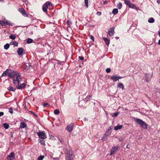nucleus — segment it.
Wrapping results in <instances>:
<instances>
[{
  "mask_svg": "<svg viewBox=\"0 0 160 160\" xmlns=\"http://www.w3.org/2000/svg\"><path fill=\"white\" fill-rule=\"evenodd\" d=\"M12 79L13 83L15 85H18V84H20L22 80L21 76L18 72L16 73V74L14 77Z\"/></svg>",
  "mask_w": 160,
  "mask_h": 160,
  "instance_id": "nucleus-1",
  "label": "nucleus"
},
{
  "mask_svg": "<svg viewBox=\"0 0 160 160\" xmlns=\"http://www.w3.org/2000/svg\"><path fill=\"white\" fill-rule=\"evenodd\" d=\"M135 121L139 124L144 129H147L148 125L142 120L138 118H137Z\"/></svg>",
  "mask_w": 160,
  "mask_h": 160,
  "instance_id": "nucleus-2",
  "label": "nucleus"
},
{
  "mask_svg": "<svg viewBox=\"0 0 160 160\" xmlns=\"http://www.w3.org/2000/svg\"><path fill=\"white\" fill-rule=\"evenodd\" d=\"M52 5V4L51 2H47L42 6V9L43 11L49 16H50L48 13V6H51Z\"/></svg>",
  "mask_w": 160,
  "mask_h": 160,
  "instance_id": "nucleus-3",
  "label": "nucleus"
},
{
  "mask_svg": "<svg viewBox=\"0 0 160 160\" xmlns=\"http://www.w3.org/2000/svg\"><path fill=\"white\" fill-rule=\"evenodd\" d=\"M66 160H73V156L72 152L69 151V152L65 154Z\"/></svg>",
  "mask_w": 160,
  "mask_h": 160,
  "instance_id": "nucleus-4",
  "label": "nucleus"
},
{
  "mask_svg": "<svg viewBox=\"0 0 160 160\" xmlns=\"http://www.w3.org/2000/svg\"><path fill=\"white\" fill-rule=\"evenodd\" d=\"M37 133L40 138L45 139L47 138V135L44 131H39L38 132H37Z\"/></svg>",
  "mask_w": 160,
  "mask_h": 160,
  "instance_id": "nucleus-5",
  "label": "nucleus"
},
{
  "mask_svg": "<svg viewBox=\"0 0 160 160\" xmlns=\"http://www.w3.org/2000/svg\"><path fill=\"white\" fill-rule=\"evenodd\" d=\"M18 72H14L13 70H9L8 72V76L12 79H13L14 77L16 74Z\"/></svg>",
  "mask_w": 160,
  "mask_h": 160,
  "instance_id": "nucleus-6",
  "label": "nucleus"
},
{
  "mask_svg": "<svg viewBox=\"0 0 160 160\" xmlns=\"http://www.w3.org/2000/svg\"><path fill=\"white\" fill-rule=\"evenodd\" d=\"M18 11L23 16L27 17H28V15L26 13V12L24 8H19L18 9Z\"/></svg>",
  "mask_w": 160,
  "mask_h": 160,
  "instance_id": "nucleus-7",
  "label": "nucleus"
},
{
  "mask_svg": "<svg viewBox=\"0 0 160 160\" xmlns=\"http://www.w3.org/2000/svg\"><path fill=\"white\" fill-rule=\"evenodd\" d=\"M114 27L110 28L108 31V34L110 37H112L113 36L115 33Z\"/></svg>",
  "mask_w": 160,
  "mask_h": 160,
  "instance_id": "nucleus-8",
  "label": "nucleus"
},
{
  "mask_svg": "<svg viewBox=\"0 0 160 160\" xmlns=\"http://www.w3.org/2000/svg\"><path fill=\"white\" fill-rule=\"evenodd\" d=\"M73 128V124L72 123L71 124L68 125L67 126L66 129L69 132H71L72 131Z\"/></svg>",
  "mask_w": 160,
  "mask_h": 160,
  "instance_id": "nucleus-9",
  "label": "nucleus"
},
{
  "mask_svg": "<svg viewBox=\"0 0 160 160\" xmlns=\"http://www.w3.org/2000/svg\"><path fill=\"white\" fill-rule=\"evenodd\" d=\"M23 49L22 48H19L17 50V52L19 56L22 55L23 54Z\"/></svg>",
  "mask_w": 160,
  "mask_h": 160,
  "instance_id": "nucleus-10",
  "label": "nucleus"
},
{
  "mask_svg": "<svg viewBox=\"0 0 160 160\" xmlns=\"http://www.w3.org/2000/svg\"><path fill=\"white\" fill-rule=\"evenodd\" d=\"M118 148V147L117 146L112 147L111 149L110 155H112L114 154L115 152L117 150Z\"/></svg>",
  "mask_w": 160,
  "mask_h": 160,
  "instance_id": "nucleus-11",
  "label": "nucleus"
},
{
  "mask_svg": "<svg viewBox=\"0 0 160 160\" xmlns=\"http://www.w3.org/2000/svg\"><path fill=\"white\" fill-rule=\"evenodd\" d=\"M20 84H18V85H16L17 88L18 89H21L25 87V84L24 83H23L19 85Z\"/></svg>",
  "mask_w": 160,
  "mask_h": 160,
  "instance_id": "nucleus-12",
  "label": "nucleus"
},
{
  "mask_svg": "<svg viewBox=\"0 0 160 160\" xmlns=\"http://www.w3.org/2000/svg\"><path fill=\"white\" fill-rule=\"evenodd\" d=\"M122 127V125H118L117 126L115 127L114 129L115 130H118L120 129H121Z\"/></svg>",
  "mask_w": 160,
  "mask_h": 160,
  "instance_id": "nucleus-13",
  "label": "nucleus"
},
{
  "mask_svg": "<svg viewBox=\"0 0 160 160\" xmlns=\"http://www.w3.org/2000/svg\"><path fill=\"white\" fill-rule=\"evenodd\" d=\"M9 70V69H7L2 74L1 77L6 76H8V72Z\"/></svg>",
  "mask_w": 160,
  "mask_h": 160,
  "instance_id": "nucleus-14",
  "label": "nucleus"
},
{
  "mask_svg": "<svg viewBox=\"0 0 160 160\" xmlns=\"http://www.w3.org/2000/svg\"><path fill=\"white\" fill-rule=\"evenodd\" d=\"M26 125L25 122H22L20 123V127L21 128H24L26 127Z\"/></svg>",
  "mask_w": 160,
  "mask_h": 160,
  "instance_id": "nucleus-15",
  "label": "nucleus"
},
{
  "mask_svg": "<svg viewBox=\"0 0 160 160\" xmlns=\"http://www.w3.org/2000/svg\"><path fill=\"white\" fill-rule=\"evenodd\" d=\"M8 90L10 91H15L16 90V88H13L12 86H10L8 88Z\"/></svg>",
  "mask_w": 160,
  "mask_h": 160,
  "instance_id": "nucleus-16",
  "label": "nucleus"
},
{
  "mask_svg": "<svg viewBox=\"0 0 160 160\" xmlns=\"http://www.w3.org/2000/svg\"><path fill=\"white\" fill-rule=\"evenodd\" d=\"M118 87L120 88H121L122 90L124 89V85L122 83H118Z\"/></svg>",
  "mask_w": 160,
  "mask_h": 160,
  "instance_id": "nucleus-17",
  "label": "nucleus"
},
{
  "mask_svg": "<svg viewBox=\"0 0 160 160\" xmlns=\"http://www.w3.org/2000/svg\"><path fill=\"white\" fill-rule=\"evenodd\" d=\"M111 78L114 81L116 82L117 80H118V76L114 75L111 77Z\"/></svg>",
  "mask_w": 160,
  "mask_h": 160,
  "instance_id": "nucleus-18",
  "label": "nucleus"
},
{
  "mask_svg": "<svg viewBox=\"0 0 160 160\" xmlns=\"http://www.w3.org/2000/svg\"><path fill=\"white\" fill-rule=\"evenodd\" d=\"M103 39L105 42L106 44L108 46L109 44V40L106 38H103Z\"/></svg>",
  "mask_w": 160,
  "mask_h": 160,
  "instance_id": "nucleus-19",
  "label": "nucleus"
},
{
  "mask_svg": "<svg viewBox=\"0 0 160 160\" xmlns=\"http://www.w3.org/2000/svg\"><path fill=\"white\" fill-rule=\"evenodd\" d=\"M9 156H10V158H12V160H15V155L13 152H12L10 153V154L9 155Z\"/></svg>",
  "mask_w": 160,
  "mask_h": 160,
  "instance_id": "nucleus-20",
  "label": "nucleus"
},
{
  "mask_svg": "<svg viewBox=\"0 0 160 160\" xmlns=\"http://www.w3.org/2000/svg\"><path fill=\"white\" fill-rule=\"evenodd\" d=\"M110 134V132L109 130H108L106 132L105 134L103 136L104 137L106 138Z\"/></svg>",
  "mask_w": 160,
  "mask_h": 160,
  "instance_id": "nucleus-21",
  "label": "nucleus"
},
{
  "mask_svg": "<svg viewBox=\"0 0 160 160\" xmlns=\"http://www.w3.org/2000/svg\"><path fill=\"white\" fill-rule=\"evenodd\" d=\"M118 12V10L117 8L114 9L112 11V13L114 15H116Z\"/></svg>",
  "mask_w": 160,
  "mask_h": 160,
  "instance_id": "nucleus-22",
  "label": "nucleus"
},
{
  "mask_svg": "<svg viewBox=\"0 0 160 160\" xmlns=\"http://www.w3.org/2000/svg\"><path fill=\"white\" fill-rule=\"evenodd\" d=\"M16 36L14 34H12L11 35L9 36L10 38L12 40L15 39L16 38Z\"/></svg>",
  "mask_w": 160,
  "mask_h": 160,
  "instance_id": "nucleus-23",
  "label": "nucleus"
},
{
  "mask_svg": "<svg viewBox=\"0 0 160 160\" xmlns=\"http://www.w3.org/2000/svg\"><path fill=\"white\" fill-rule=\"evenodd\" d=\"M148 22L149 23H153L154 22V19L152 18H149L148 20Z\"/></svg>",
  "mask_w": 160,
  "mask_h": 160,
  "instance_id": "nucleus-24",
  "label": "nucleus"
},
{
  "mask_svg": "<svg viewBox=\"0 0 160 160\" xmlns=\"http://www.w3.org/2000/svg\"><path fill=\"white\" fill-rule=\"evenodd\" d=\"M117 7L119 9H121L122 7V5L121 2H119L117 5Z\"/></svg>",
  "mask_w": 160,
  "mask_h": 160,
  "instance_id": "nucleus-25",
  "label": "nucleus"
},
{
  "mask_svg": "<svg viewBox=\"0 0 160 160\" xmlns=\"http://www.w3.org/2000/svg\"><path fill=\"white\" fill-rule=\"evenodd\" d=\"M9 47L10 45L8 43H7L4 46V48L5 49L7 50L9 48Z\"/></svg>",
  "mask_w": 160,
  "mask_h": 160,
  "instance_id": "nucleus-26",
  "label": "nucleus"
},
{
  "mask_svg": "<svg viewBox=\"0 0 160 160\" xmlns=\"http://www.w3.org/2000/svg\"><path fill=\"white\" fill-rule=\"evenodd\" d=\"M3 126L6 129H7L9 127V125L7 123H5L3 124Z\"/></svg>",
  "mask_w": 160,
  "mask_h": 160,
  "instance_id": "nucleus-27",
  "label": "nucleus"
},
{
  "mask_svg": "<svg viewBox=\"0 0 160 160\" xmlns=\"http://www.w3.org/2000/svg\"><path fill=\"white\" fill-rule=\"evenodd\" d=\"M32 39L31 38H28L27 40V42L28 43H30L32 42Z\"/></svg>",
  "mask_w": 160,
  "mask_h": 160,
  "instance_id": "nucleus-28",
  "label": "nucleus"
},
{
  "mask_svg": "<svg viewBox=\"0 0 160 160\" xmlns=\"http://www.w3.org/2000/svg\"><path fill=\"white\" fill-rule=\"evenodd\" d=\"M128 7L130 8H134L135 7V5L131 3V2L130 3V4L128 5Z\"/></svg>",
  "mask_w": 160,
  "mask_h": 160,
  "instance_id": "nucleus-29",
  "label": "nucleus"
},
{
  "mask_svg": "<svg viewBox=\"0 0 160 160\" xmlns=\"http://www.w3.org/2000/svg\"><path fill=\"white\" fill-rule=\"evenodd\" d=\"M54 113L56 115H58L60 113V111L58 109H56L54 110Z\"/></svg>",
  "mask_w": 160,
  "mask_h": 160,
  "instance_id": "nucleus-30",
  "label": "nucleus"
},
{
  "mask_svg": "<svg viewBox=\"0 0 160 160\" xmlns=\"http://www.w3.org/2000/svg\"><path fill=\"white\" fill-rule=\"evenodd\" d=\"M44 157V156L41 155L37 158V160H42Z\"/></svg>",
  "mask_w": 160,
  "mask_h": 160,
  "instance_id": "nucleus-31",
  "label": "nucleus"
},
{
  "mask_svg": "<svg viewBox=\"0 0 160 160\" xmlns=\"http://www.w3.org/2000/svg\"><path fill=\"white\" fill-rule=\"evenodd\" d=\"M38 141L39 142L41 143L42 144L44 145H45V142L44 140L41 139H38Z\"/></svg>",
  "mask_w": 160,
  "mask_h": 160,
  "instance_id": "nucleus-32",
  "label": "nucleus"
},
{
  "mask_svg": "<svg viewBox=\"0 0 160 160\" xmlns=\"http://www.w3.org/2000/svg\"><path fill=\"white\" fill-rule=\"evenodd\" d=\"M125 3L127 5H128L130 4L131 3L130 2L129 0H124Z\"/></svg>",
  "mask_w": 160,
  "mask_h": 160,
  "instance_id": "nucleus-33",
  "label": "nucleus"
},
{
  "mask_svg": "<svg viewBox=\"0 0 160 160\" xmlns=\"http://www.w3.org/2000/svg\"><path fill=\"white\" fill-rule=\"evenodd\" d=\"M6 24L7 25L12 26V23L9 22V21L8 20H7L5 22Z\"/></svg>",
  "mask_w": 160,
  "mask_h": 160,
  "instance_id": "nucleus-34",
  "label": "nucleus"
},
{
  "mask_svg": "<svg viewBox=\"0 0 160 160\" xmlns=\"http://www.w3.org/2000/svg\"><path fill=\"white\" fill-rule=\"evenodd\" d=\"M0 24L2 26H4L6 24V23L5 22L3 21H0Z\"/></svg>",
  "mask_w": 160,
  "mask_h": 160,
  "instance_id": "nucleus-35",
  "label": "nucleus"
},
{
  "mask_svg": "<svg viewBox=\"0 0 160 160\" xmlns=\"http://www.w3.org/2000/svg\"><path fill=\"white\" fill-rule=\"evenodd\" d=\"M85 5L86 7L88 8V0H84Z\"/></svg>",
  "mask_w": 160,
  "mask_h": 160,
  "instance_id": "nucleus-36",
  "label": "nucleus"
},
{
  "mask_svg": "<svg viewBox=\"0 0 160 160\" xmlns=\"http://www.w3.org/2000/svg\"><path fill=\"white\" fill-rule=\"evenodd\" d=\"M118 112L114 113H113L112 115V116L113 117H115L118 115Z\"/></svg>",
  "mask_w": 160,
  "mask_h": 160,
  "instance_id": "nucleus-37",
  "label": "nucleus"
},
{
  "mask_svg": "<svg viewBox=\"0 0 160 160\" xmlns=\"http://www.w3.org/2000/svg\"><path fill=\"white\" fill-rule=\"evenodd\" d=\"M72 24V22L69 21V20L67 21V24L68 27H70Z\"/></svg>",
  "mask_w": 160,
  "mask_h": 160,
  "instance_id": "nucleus-38",
  "label": "nucleus"
},
{
  "mask_svg": "<svg viewBox=\"0 0 160 160\" xmlns=\"http://www.w3.org/2000/svg\"><path fill=\"white\" fill-rule=\"evenodd\" d=\"M90 38L92 40L93 42L94 41V38L93 36L92 35H90Z\"/></svg>",
  "mask_w": 160,
  "mask_h": 160,
  "instance_id": "nucleus-39",
  "label": "nucleus"
},
{
  "mask_svg": "<svg viewBox=\"0 0 160 160\" xmlns=\"http://www.w3.org/2000/svg\"><path fill=\"white\" fill-rule=\"evenodd\" d=\"M18 43L16 41H14L13 42V45H14L15 46H17L18 45Z\"/></svg>",
  "mask_w": 160,
  "mask_h": 160,
  "instance_id": "nucleus-40",
  "label": "nucleus"
},
{
  "mask_svg": "<svg viewBox=\"0 0 160 160\" xmlns=\"http://www.w3.org/2000/svg\"><path fill=\"white\" fill-rule=\"evenodd\" d=\"M106 72L107 73H109L111 72V69L109 68H107L106 69Z\"/></svg>",
  "mask_w": 160,
  "mask_h": 160,
  "instance_id": "nucleus-41",
  "label": "nucleus"
},
{
  "mask_svg": "<svg viewBox=\"0 0 160 160\" xmlns=\"http://www.w3.org/2000/svg\"><path fill=\"white\" fill-rule=\"evenodd\" d=\"M9 112L11 114L12 113H13L12 109L11 108H9Z\"/></svg>",
  "mask_w": 160,
  "mask_h": 160,
  "instance_id": "nucleus-42",
  "label": "nucleus"
},
{
  "mask_svg": "<svg viewBox=\"0 0 160 160\" xmlns=\"http://www.w3.org/2000/svg\"><path fill=\"white\" fill-rule=\"evenodd\" d=\"M30 112L31 113L33 114L36 117H37L38 116L37 114L35 113H34V112L32 111H30Z\"/></svg>",
  "mask_w": 160,
  "mask_h": 160,
  "instance_id": "nucleus-43",
  "label": "nucleus"
},
{
  "mask_svg": "<svg viewBox=\"0 0 160 160\" xmlns=\"http://www.w3.org/2000/svg\"><path fill=\"white\" fill-rule=\"evenodd\" d=\"M118 140L120 142H122L123 140V138H119Z\"/></svg>",
  "mask_w": 160,
  "mask_h": 160,
  "instance_id": "nucleus-44",
  "label": "nucleus"
},
{
  "mask_svg": "<svg viewBox=\"0 0 160 160\" xmlns=\"http://www.w3.org/2000/svg\"><path fill=\"white\" fill-rule=\"evenodd\" d=\"M48 105V103H44L43 104V106L44 108L46 107L47 106V105Z\"/></svg>",
  "mask_w": 160,
  "mask_h": 160,
  "instance_id": "nucleus-45",
  "label": "nucleus"
},
{
  "mask_svg": "<svg viewBox=\"0 0 160 160\" xmlns=\"http://www.w3.org/2000/svg\"><path fill=\"white\" fill-rule=\"evenodd\" d=\"M7 160H12V158H10L9 155L7 157Z\"/></svg>",
  "mask_w": 160,
  "mask_h": 160,
  "instance_id": "nucleus-46",
  "label": "nucleus"
},
{
  "mask_svg": "<svg viewBox=\"0 0 160 160\" xmlns=\"http://www.w3.org/2000/svg\"><path fill=\"white\" fill-rule=\"evenodd\" d=\"M101 12H97V14L98 16H100L101 14Z\"/></svg>",
  "mask_w": 160,
  "mask_h": 160,
  "instance_id": "nucleus-47",
  "label": "nucleus"
},
{
  "mask_svg": "<svg viewBox=\"0 0 160 160\" xmlns=\"http://www.w3.org/2000/svg\"><path fill=\"white\" fill-rule=\"evenodd\" d=\"M53 160H59V158H53Z\"/></svg>",
  "mask_w": 160,
  "mask_h": 160,
  "instance_id": "nucleus-48",
  "label": "nucleus"
},
{
  "mask_svg": "<svg viewBox=\"0 0 160 160\" xmlns=\"http://www.w3.org/2000/svg\"><path fill=\"white\" fill-rule=\"evenodd\" d=\"M59 140L60 142L62 143H63V140H62V138H59Z\"/></svg>",
  "mask_w": 160,
  "mask_h": 160,
  "instance_id": "nucleus-49",
  "label": "nucleus"
},
{
  "mask_svg": "<svg viewBox=\"0 0 160 160\" xmlns=\"http://www.w3.org/2000/svg\"><path fill=\"white\" fill-rule=\"evenodd\" d=\"M4 114V113L3 112H0V117L2 116Z\"/></svg>",
  "mask_w": 160,
  "mask_h": 160,
  "instance_id": "nucleus-50",
  "label": "nucleus"
},
{
  "mask_svg": "<svg viewBox=\"0 0 160 160\" xmlns=\"http://www.w3.org/2000/svg\"><path fill=\"white\" fill-rule=\"evenodd\" d=\"M108 3V2L106 1H105L103 2V4H105Z\"/></svg>",
  "mask_w": 160,
  "mask_h": 160,
  "instance_id": "nucleus-51",
  "label": "nucleus"
},
{
  "mask_svg": "<svg viewBox=\"0 0 160 160\" xmlns=\"http://www.w3.org/2000/svg\"><path fill=\"white\" fill-rule=\"evenodd\" d=\"M106 138L105 137H104V136H103V138H102V141H104L105 140V138Z\"/></svg>",
  "mask_w": 160,
  "mask_h": 160,
  "instance_id": "nucleus-52",
  "label": "nucleus"
},
{
  "mask_svg": "<svg viewBox=\"0 0 160 160\" xmlns=\"http://www.w3.org/2000/svg\"><path fill=\"white\" fill-rule=\"evenodd\" d=\"M118 80L120 79H121L122 78V77H118Z\"/></svg>",
  "mask_w": 160,
  "mask_h": 160,
  "instance_id": "nucleus-53",
  "label": "nucleus"
},
{
  "mask_svg": "<svg viewBox=\"0 0 160 160\" xmlns=\"http://www.w3.org/2000/svg\"><path fill=\"white\" fill-rule=\"evenodd\" d=\"M13 133L12 132H11V135L12 137H13Z\"/></svg>",
  "mask_w": 160,
  "mask_h": 160,
  "instance_id": "nucleus-54",
  "label": "nucleus"
},
{
  "mask_svg": "<svg viewBox=\"0 0 160 160\" xmlns=\"http://www.w3.org/2000/svg\"><path fill=\"white\" fill-rule=\"evenodd\" d=\"M84 59V58L82 57H81V60H82Z\"/></svg>",
  "mask_w": 160,
  "mask_h": 160,
  "instance_id": "nucleus-55",
  "label": "nucleus"
},
{
  "mask_svg": "<svg viewBox=\"0 0 160 160\" xmlns=\"http://www.w3.org/2000/svg\"><path fill=\"white\" fill-rule=\"evenodd\" d=\"M58 64H61V63L60 62H58Z\"/></svg>",
  "mask_w": 160,
  "mask_h": 160,
  "instance_id": "nucleus-56",
  "label": "nucleus"
},
{
  "mask_svg": "<svg viewBox=\"0 0 160 160\" xmlns=\"http://www.w3.org/2000/svg\"><path fill=\"white\" fill-rule=\"evenodd\" d=\"M27 1V0H23V2H26Z\"/></svg>",
  "mask_w": 160,
  "mask_h": 160,
  "instance_id": "nucleus-57",
  "label": "nucleus"
},
{
  "mask_svg": "<svg viewBox=\"0 0 160 160\" xmlns=\"http://www.w3.org/2000/svg\"><path fill=\"white\" fill-rule=\"evenodd\" d=\"M158 44L159 45H160V39L159 40Z\"/></svg>",
  "mask_w": 160,
  "mask_h": 160,
  "instance_id": "nucleus-58",
  "label": "nucleus"
},
{
  "mask_svg": "<svg viewBox=\"0 0 160 160\" xmlns=\"http://www.w3.org/2000/svg\"><path fill=\"white\" fill-rule=\"evenodd\" d=\"M159 36L160 37V31L159 32Z\"/></svg>",
  "mask_w": 160,
  "mask_h": 160,
  "instance_id": "nucleus-59",
  "label": "nucleus"
},
{
  "mask_svg": "<svg viewBox=\"0 0 160 160\" xmlns=\"http://www.w3.org/2000/svg\"><path fill=\"white\" fill-rule=\"evenodd\" d=\"M116 39H118V38H119V37H116Z\"/></svg>",
  "mask_w": 160,
  "mask_h": 160,
  "instance_id": "nucleus-60",
  "label": "nucleus"
},
{
  "mask_svg": "<svg viewBox=\"0 0 160 160\" xmlns=\"http://www.w3.org/2000/svg\"><path fill=\"white\" fill-rule=\"evenodd\" d=\"M78 58H79V59H80V56L78 57Z\"/></svg>",
  "mask_w": 160,
  "mask_h": 160,
  "instance_id": "nucleus-61",
  "label": "nucleus"
},
{
  "mask_svg": "<svg viewBox=\"0 0 160 160\" xmlns=\"http://www.w3.org/2000/svg\"><path fill=\"white\" fill-rule=\"evenodd\" d=\"M3 1V0H0V1Z\"/></svg>",
  "mask_w": 160,
  "mask_h": 160,
  "instance_id": "nucleus-62",
  "label": "nucleus"
},
{
  "mask_svg": "<svg viewBox=\"0 0 160 160\" xmlns=\"http://www.w3.org/2000/svg\"><path fill=\"white\" fill-rule=\"evenodd\" d=\"M91 97V96H89V98H90Z\"/></svg>",
  "mask_w": 160,
  "mask_h": 160,
  "instance_id": "nucleus-63",
  "label": "nucleus"
}]
</instances>
